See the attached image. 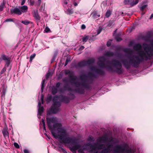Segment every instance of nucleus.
<instances>
[{"mask_svg": "<svg viewBox=\"0 0 153 153\" xmlns=\"http://www.w3.org/2000/svg\"><path fill=\"white\" fill-rule=\"evenodd\" d=\"M47 121L49 128L55 138L58 139L61 143H72L69 149L73 153H76L77 150L79 153H85L84 151L86 150V144L74 137H65L67 136L66 129L58 122L57 118L54 117H48Z\"/></svg>", "mask_w": 153, "mask_h": 153, "instance_id": "f257e3e1", "label": "nucleus"}, {"mask_svg": "<svg viewBox=\"0 0 153 153\" xmlns=\"http://www.w3.org/2000/svg\"><path fill=\"white\" fill-rule=\"evenodd\" d=\"M138 54L139 57L134 55L129 56L128 57L129 61L125 59L122 60L121 62L126 69H130L131 66L137 68L141 62L144 60H150L153 56V49L150 47L146 46L145 48L144 51H138Z\"/></svg>", "mask_w": 153, "mask_h": 153, "instance_id": "f03ea898", "label": "nucleus"}, {"mask_svg": "<svg viewBox=\"0 0 153 153\" xmlns=\"http://www.w3.org/2000/svg\"><path fill=\"white\" fill-rule=\"evenodd\" d=\"M66 74H68L71 82L76 87V91L79 93L83 92L84 88L86 86V75L85 74L80 76L77 78L76 76H74L73 72L69 70L65 71Z\"/></svg>", "mask_w": 153, "mask_h": 153, "instance_id": "7ed1b4c3", "label": "nucleus"}, {"mask_svg": "<svg viewBox=\"0 0 153 153\" xmlns=\"http://www.w3.org/2000/svg\"><path fill=\"white\" fill-rule=\"evenodd\" d=\"M105 62L99 61L97 64L101 68H106L110 72H115L119 74H121L123 73L124 70L122 68V65L119 61L116 59H114L111 61V64L115 67V69H114L111 65L105 66Z\"/></svg>", "mask_w": 153, "mask_h": 153, "instance_id": "20e7f679", "label": "nucleus"}, {"mask_svg": "<svg viewBox=\"0 0 153 153\" xmlns=\"http://www.w3.org/2000/svg\"><path fill=\"white\" fill-rule=\"evenodd\" d=\"M53 106L51 107L49 111H48V114L51 113H56L59 111V107L61 105L60 101H62L66 103L68 102L69 100V98L65 96L62 95L59 97H54L53 100Z\"/></svg>", "mask_w": 153, "mask_h": 153, "instance_id": "39448f33", "label": "nucleus"}, {"mask_svg": "<svg viewBox=\"0 0 153 153\" xmlns=\"http://www.w3.org/2000/svg\"><path fill=\"white\" fill-rule=\"evenodd\" d=\"M28 7L26 5L20 6L18 8L16 7L11 9V13L18 15H21L22 13H26L28 10Z\"/></svg>", "mask_w": 153, "mask_h": 153, "instance_id": "423d86ee", "label": "nucleus"}, {"mask_svg": "<svg viewBox=\"0 0 153 153\" xmlns=\"http://www.w3.org/2000/svg\"><path fill=\"white\" fill-rule=\"evenodd\" d=\"M39 102L38 104V116L39 118H40V116L42 115L43 111L44 108L43 107L41 106V102L42 104L44 102V96L42 94L41 96L40 100H39Z\"/></svg>", "mask_w": 153, "mask_h": 153, "instance_id": "0eeeda50", "label": "nucleus"}, {"mask_svg": "<svg viewBox=\"0 0 153 153\" xmlns=\"http://www.w3.org/2000/svg\"><path fill=\"white\" fill-rule=\"evenodd\" d=\"M102 143L97 141V143H94L93 145L90 146V148L92 149V151L97 150L103 149L105 147V144Z\"/></svg>", "mask_w": 153, "mask_h": 153, "instance_id": "6e6552de", "label": "nucleus"}, {"mask_svg": "<svg viewBox=\"0 0 153 153\" xmlns=\"http://www.w3.org/2000/svg\"><path fill=\"white\" fill-rule=\"evenodd\" d=\"M91 70L100 75L103 76L105 74V72L104 71L101 69L97 68L95 66L91 67Z\"/></svg>", "mask_w": 153, "mask_h": 153, "instance_id": "1a4fd4ad", "label": "nucleus"}, {"mask_svg": "<svg viewBox=\"0 0 153 153\" xmlns=\"http://www.w3.org/2000/svg\"><path fill=\"white\" fill-rule=\"evenodd\" d=\"M139 2V0H125L124 3L126 4H130L131 6H133L137 4Z\"/></svg>", "mask_w": 153, "mask_h": 153, "instance_id": "9d476101", "label": "nucleus"}, {"mask_svg": "<svg viewBox=\"0 0 153 153\" xmlns=\"http://www.w3.org/2000/svg\"><path fill=\"white\" fill-rule=\"evenodd\" d=\"M86 65V60H83L79 62L75 66L76 68L82 67L85 66Z\"/></svg>", "mask_w": 153, "mask_h": 153, "instance_id": "9b49d317", "label": "nucleus"}, {"mask_svg": "<svg viewBox=\"0 0 153 153\" xmlns=\"http://www.w3.org/2000/svg\"><path fill=\"white\" fill-rule=\"evenodd\" d=\"M125 150V148L120 145H117L116 147L115 152H123Z\"/></svg>", "mask_w": 153, "mask_h": 153, "instance_id": "f8f14e48", "label": "nucleus"}, {"mask_svg": "<svg viewBox=\"0 0 153 153\" xmlns=\"http://www.w3.org/2000/svg\"><path fill=\"white\" fill-rule=\"evenodd\" d=\"M92 17L94 19L97 18L100 16L99 12L98 10H96L93 12L91 14Z\"/></svg>", "mask_w": 153, "mask_h": 153, "instance_id": "ddd939ff", "label": "nucleus"}, {"mask_svg": "<svg viewBox=\"0 0 153 153\" xmlns=\"http://www.w3.org/2000/svg\"><path fill=\"white\" fill-rule=\"evenodd\" d=\"M108 138L106 136H102L98 138L97 141L100 143H102L108 140Z\"/></svg>", "mask_w": 153, "mask_h": 153, "instance_id": "4468645a", "label": "nucleus"}, {"mask_svg": "<svg viewBox=\"0 0 153 153\" xmlns=\"http://www.w3.org/2000/svg\"><path fill=\"white\" fill-rule=\"evenodd\" d=\"M142 48L141 45L139 43L135 44L133 46L134 49L136 51L141 50Z\"/></svg>", "mask_w": 153, "mask_h": 153, "instance_id": "2eb2a0df", "label": "nucleus"}, {"mask_svg": "<svg viewBox=\"0 0 153 153\" xmlns=\"http://www.w3.org/2000/svg\"><path fill=\"white\" fill-rule=\"evenodd\" d=\"M2 132L4 137H9V133L7 128H4L2 131Z\"/></svg>", "mask_w": 153, "mask_h": 153, "instance_id": "dca6fc26", "label": "nucleus"}, {"mask_svg": "<svg viewBox=\"0 0 153 153\" xmlns=\"http://www.w3.org/2000/svg\"><path fill=\"white\" fill-rule=\"evenodd\" d=\"M123 51L125 53L129 54H131L133 53V51L131 49L127 48H124Z\"/></svg>", "mask_w": 153, "mask_h": 153, "instance_id": "f3484780", "label": "nucleus"}, {"mask_svg": "<svg viewBox=\"0 0 153 153\" xmlns=\"http://www.w3.org/2000/svg\"><path fill=\"white\" fill-rule=\"evenodd\" d=\"M5 3L2 0H0V11L3 10L4 7Z\"/></svg>", "mask_w": 153, "mask_h": 153, "instance_id": "a211bd4d", "label": "nucleus"}, {"mask_svg": "<svg viewBox=\"0 0 153 153\" xmlns=\"http://www.w3.org/2000/svg\"><path fill=\"white\" fill-rule=\"evenodd\" d=\"M112 12V11L108 9L105 14V16L106 17H109L111 14Z\"/></svg>", "mask_w": 153, "mask_h": 153, "instance_id": "6ab92c4d", "label": "nucleus"}, {"mask_svg": "<svg viewBox=\"0 0 153 153\" xmlns=\"http://www.w3.org/2000/svg\"><path fill=\"white\" fill-rule=\"evenodd\" d=\"M114 55V53L108 51L105 53V55L106 56L108 57H111L113 56Z\"/></svg>", "mask_w": 153, "mask_h": 153, "instance_id": "aec40b11", "label": "nucleus"}, {"mask_svg": "<svg viewBox=\"0 0 153 153\" xmlns=\"http://www.w3.org/2000/svg\"><path fill=\"white\" fill-rule=\"evenodd\" d=\"M33 16L35 19H39V17L38 14L37 12L36 11H34L33 13Z\"/></svg>", "mask_w": 153, "mask_h": 153, "instance_id": "412c9836", "label": "nucleus"}, {"mask_svg": "<svg viewBox=\"0 0 153 153\" xmlns=\"http://www.w3.org/2000/svg\"><path fill=\"white\" fill-rule=\"evenodd\" d=\"M65 11L67 14L69 15L72 14L73 13L72 10L69 8L67 9L66 10H65Z\"/></svg>", "mask_w": 153, "mask_h": 153, "instance_id": "4be33fe9", "label": "nucleus"}, {"mask_svg": "<svg viewBox=\"0 0 153 153\" xmlns=\"http://www.w3.org/2000/svg\"><path fill=\"white\" fill-rule=\"evenodd\" d=\"M57 88L53 86L52 88V93L53 94H55L57 92Z\"/></svg>", "mask_w": 153, "mask_h": 153, "instance_id": "5701e85b", "label": "nucleus"}, {"mask_svg": "<svg viewBox=\"0 0 153 153\" xmlns=\"http://www.w3.org/2000/svg\"><path fill=\"white\" fill-rule=\"evenodd\" d=\"M105 29V27H100L97 30V35L99 34L103 30H104Z\"/></svg>", "mask_w": 153, "mask_h": 153, "instance_id": "b1692460", "label": "nucleus"}, {"mask_svg": "<svg viewBox=\"0 0 153 153\" xmlns=\"http://www.w3.org/2000/svg\"><path fill=\"white\" fill-rule=\"evenodd\" d=\"M107 23V27H110L114 25V20H110Z\"/></svg>", "mask_w": 153, "mask_h": 153, "instance_id": "393cba45", "label": "nucleus"}, {"mask_svg": "<svg viewBox=\"0 0 153 153\" xmlns=\"http://www.w3.org/2000/svg\"><path fill=\"white\" fill-rule=\"evenodd\" d=\"M99 61L105 62L106 60V58L103 56H100L98 58Z\"/></svg>", "mask_w": 153, "mask_h": 153, "instance_id": "a878e982", "label": "nucleus"}, {"mask_svg": "<svg viewBox=\"0 0 153 153\" xmlns=\"http://www.w3.org/2000/svg\"><path fill=\"white\" fill-rule=\"evenodd\" d=\"M95 62V60L93 59H91L87 60V64H90L94 63Z\"/></svg>", "mask_w": 153, "mask_h": 153, "instance_id": "bb28decb", "label": "nucleus"}, {"mask_svg": "<svg viewBox=\"0 0 153 153\" xmlns=\"http://www.w3.org/2000/svg\"><path fill=\"white\" fill-rule=\"evenodd\" d=\"M45 80L44 79L42 80V86H41V91H42V92H43V89H44V88L45 87Z\"/></svg>", "mask_w": 153, "mask_h": 153, "instance_id": "cd10ccee", "label": "nucleus"}, {"mask_svg": "<svg viewBox=\"0 0 153 153\" xmlns=\"http://www.w3.org/2000/svg\"><path fill=\"white\" fill-rule=\"evenodd\" d=\"M42 124L43 125V129L44 130H46L45 123L44 120L43 119H42L41 121L40 122V124Z\"/></svg>", "mask_w": 153, "mask_h": 153, "instance_id": "c85d7f7f", "label": "nucleus"}, {"mask_svg": "<svg viewBox=\"0 0 153 153\" xmlns=\"http://www.w3.org/2000/svg\"><path fill=\"white\" fill-rule=\"evenodd\" d=\"M89 75L92 78H97V75L94 73H89Z\"/></svg>", "mask_w": 153, "mask_h": 153, "instance_id": "c756f323", "label": "nucleus"}, {"mask_svg": "<svg viewBox=\"0 0 153 153\" xmlns=\"http://www.w3.org/2000/svg\"><path fill=\"white\" fill-rule=\"evenodd\" d=\"M108 146L107 148H105V149H107V151H108L109 152L110 151V149L112 148L113 147V145L112 144H107Z\"/></svg>", "mask_w": 153, "mask_h": 153, "instance_id": "7c9ffc66", "label": "nucleus"}, {"mask_svg": "<svg viewBox=\"0 0 153 153\" xmlns=\"http://www.w3.org/2000/svg\"><path fill=\"white\" fill-rule=\"evenodd\" d=\"M109 152L108 151H107V149H103L102 150L101 152L100 153H108Z\"/></svg>", "mask_w": 153, "mask_h": 153, "instance_id": "2f4dec72", "label": "nucleus"}, {"mask_svg": "<svg viewBox=\"0 0 153 153\" xmlns=\"http://www.w3.org/2000/svg\"><path fill=\"white\" fill-rule=\"evenodd\" d=\"M147 6V5L146 4L140 7V10L142 11H143L144 9L146 8Z\"/></svg>", "mask_w": 153, "mask_h": 153, "instance_id": "473e14b6", "label": "nucleus"}, {"mask_svg": "<svg viewBox=\"0 0 153 153\" xmlns=\"http://www.w3.org/2000/svg\"><path fill=\"white\" fill-rule=\"evenodd\" d=\"M44 32L46 33L51 32L50 30L49 27H46L45 29Z\"/></svg>", "mask_w": 153, "mask_h": 153, "instance_id": "72a5a7b5", "label": "nucleus"}, {"mask_svg": "<svg viewBox=\"0 0 153 153\" xmlns=\"http://www.w3.org/2000/svg\"><path fill=\"white\" fill-rule=\"evenodd\" d=\"M2 59L3 60H4L5 61H6L7 60H8L10 59V58L7 57L6 56L4 55H3L2 56Z\"/></svg>", "mask_w": 153, "mask_h": 153, "instance_id": "f704fd0d", "label": "nucleus"}, {"mask_svg": "<svg viewBox=\"0 0 153 153\" xmlns=\"http://www.w3.org/2000/svg\"><path fill=\"white\" fill-rule=\"evenodd\" d=\"M10 59L9 60L5 61L6 63L5 66V67H6V66L8 67L9 66V64L10 63Z\"/></svg>", "mask_w": 153, "mask_h": 153, "instance_id": "c9c22d12", "label": "nucleus"}, {"mask_svg": "<svg viewBox=\"0 0 153 153\" xmlns=\"http://www.w3.org/2000/svg\"><path fill=\"white\" fill-rule=\"evenodd\" d=\"M52 75V74L50 72H48L46 75V78L47 79H48L50 76H51Z\"/></svg>", "mask_w": 153, "mask_h": 153, "instance_id": "e433bc0d", "label": "nucleus"}, {"mask_svg": "<svg viewBox=\"0 0 153 153\" xmlns=\"http://www.w3.org/2000/svg\"><path fill=\"white\" fill-rule=\"evenodd\" d=\"M6 71V68H5V67H4L2 70L1 71L0 74H4L5 71Z\"/></svg>", "mask_w": 153, "mask_h": 153, "instance_id": "4c0bfd02", "label": "nucleus"}, {"mask_svg": "<svg viewBox=\"0 0 153 153\" xmlns=\"http://www.w3.org/2000/svg\"><path fill=\"white\" fill-rule=\"evenodd\" d=\"M36 56V54L35 53H33L31 55L30 57V61L31 62L32 59L35 57Z\"/></svg>", "mask_w": 153, "mask_h": 153, "instance_id": "58836bf2", "label": "nucleus"}, {"mask_svg": "<svg viewBox=\"0 0 153 153\" xmlns=\"http://www.w3.org/2000/svg\"><path fill=\"white\" fill-rule=\"evenodd\" d=\"M21 22L25 25H27L29 24V22L27 21H22Z\"/></svg>", "mask_w": 153, "mask_h": 153, "instance_id": "ea45409f", "label": "nucleus"}, {"mask_svg": "<svg viewBox=\"0 0 153 153\" xmlns=\"http://www.w3.org/2000/svg\"><path fill=\"white\" fill-rule=\"evenodd\" d=\"M92 149L91 148V150H90V153H98V151L97 150H93L92 151Z\"/></svg>", "mask_w": 153, "mask_h": 153, "instance_id": "a19ab883", "label": "nucleus"}, {"mask_svg": "<svg viewBox=\"0 0 153 153\" xmlns=\"http://www.w3.org/2000/svg\"><path fill=\"white\" fill-rule=\"evenodd\" d=\"M69 1V0H66L64 2L63 6L64 7H65L66 5L68 3V2Z\"/></svg>", "mask_w": 153, "mask_h": 153, "instance_id": "79ce46f5", "label": "nucleus"}, {"mask_svg": "<svg viewBox=\"0 0 153 153\" xmlns=\"http://www.w3.org/2000/svg\"><path fill=\"white\" fill-rule=\"evenodd\" d=\"M14 145L16 148H19V146L18 144L16 143H14Z\"/></svg>", "mask_w": 153, "mask_h": 153, "instance_id": "37998d69", "label": "nucleus"}, {"mask_svg": "<svg viewBox=\"0 0 153 153\" xmlns=\"http://www.w3.org/2000/svg\"><path fill=\"white\" fill-rule=\"evenodd\" d=\"M51 96H50V97H48L47 98V100H46L47 102H49L51 101Z\"/></svg>", "mask_w": 153, "mask_h": 153, "instance_id": "c03bdc74", "label": "nucleus"}, {"mask_svg": "<svg viewBox=\"0 0 153 153\" xmlns=\"http://www.w3.org/2000/svg\"><path fill=\"white\" fill-rule=\"evenodd\" d=\"M116 39L117 42H120L122 40V39L120 37H118L116 38Z\"/></svg>", "mask_w": 153, "mask_h": 153, "instance_id": "a18cd8bd", "label": "nucleus"}, {"mask_svg": "<svg viewBox=\"0 0 153 153\" xmlns=\"http://www.w3.org/2000/svg\"><path fill=\"white\" fill-rule=\"evenodd\" d=\"M61 148V151L63 153H67V151L63 148Z\"/></svg>", "mask_w": 153, "mask_h": 153, "instance_id": "49530a36", "label": "nucleus"}, {"mask_svg": "<svg viewBox=\"0 0 153 153\" xmlns=\"http://www.w3.org/2000/svg\"><path fill=\"white\" fill-rule=\"evenodd\" d=\"M82 41L84 42H86V36H85L82 38Z\"/></svg>", "mask_w": 153, "mask_h": 153, "instance_id": "de8ad7c7", "label": "nucleus"}, {"mask_svg": "<svg viewBox=\"0 0 153 153\" xmlns=\"http://www.w3.org/2000/svg\"><path fill=\"white\" fill-rule=\"evenodd\" d=\"M111 42H110L108 41L106 45L108 47H109L111 45Z\"/></svg>", "mask_w": 153, "mask_h": 153, "instance_id": "09e8293b", "label": "nucleus"}, {"mask_svg": "<svg viewBox=\"0 0 153 153\" xmlns=\"http://www.w3.org/2000/svg\"><path fill=\"white\" fill-rule=\"evenodd\" d=\"M5 21L6 22H12L13 21V19H9L6 20Z\"/></svg>", "mask_w": 153, "mask_h": 153, "instance_id": "8fccbe9b", "label": "nucleus"}, {"mask_svg": "<svg viewBox=\"0 0 153 153\" xmlns=\"http://www.w3.org/2000/svg\"><path fill=\"white\" fill-rule=\"evenodd\" d=\"M60 83L59 82H58L56 83V86L57 88H58L60 85Z\"/></svg>", "mask_w": 153, "mask_h": 153, "instance_id": "3c124183", "label": "nucleus"}, {"mask_svg": "<svg viewBox=\"0 0 153 153\" xmlns=\"http://www.w3.org/2000/svg\"><path fill=\"white\" fill-rule=\"evenodd\" d=\"M41 3V0H38L36 4L37 5L39 6L40 5Z\"/></svg>", "mask_w": 153, "mask_h": 153, "instance_id": "603ef678", "label": "nucleus"}, {"mask_svg": "<svg viewBox=\"0 0 153 153\" xmlns=\"http://www.w3.org/2000/svg\"><path fill=\"white\" fill-rule=\"evenodd\" d=\"M85 47L83 46H81L79 48V50L80 51L83 50L84 48Z\"/></svg>", "mask_w": 153, "mask_h": 153, "instance_id": "864d4df0", "label": "nucleus"}, {"mask_svg": "<svg viewBox=\"0 0 153 153\" xmlns=\"http://www.w3.org/2000/svg\"><path fill=\"white\" fill-rule=\"evenodd\" d=\"M21 1H22V3H21V5H23L25 3L26 0H21Z\"/></svg>", "mask_w": 153, "mask_h": 153, "instance_id": "5fc2aeb1", "label": "nucleus"}, {"mask_svg": "<svg viewBox=\"0 0 153 153\" xmlns=\"http://www.w3.org/2000/svg\"><path fill=\"white\" fill-rule=\"evenodd\" d=\"M24 153H29V151L27 149H25L24 150Z\"/></svg>", "mask_w": 153, "mask_h": 153, "instance_id": "6e6d98bb", "label": "nucleus"}, {"mask_svg": "<svg viewBox=\"0 0 153 153\" xmlns=\"http://www.w3.org/2000/svg\"><path fill=\"white\" fill-rule=\"evenodd\" d=\"M34 3V1H30V4L31 5H33V4Z\"/></svg>", "mask_w": 153, "mask_h": 153, "instance_id": "4d7b16f0", "label": "nucleus"}, {"mask_svg": "<svg viewBox=\"0 0 153 153\" xmlns=\"http://www.w3.org/2000/svg\"><path fill=\"white\" fill-rule=\"evenodd\" d=\"M85 26L84 25H82L81 26V28L82 29H85Z\"/></svg>", "mask_w": 153, "mask_h": 153, "instance_id": "13d9d810", "label": "nucleus"}, {"mask_svg": "<svg viewBox=\"0 0 153 153\" xmlns=\"http://www.w3.org/2000/svg\"><path fill=\"white\" fill-rule=\"evenodd\" d=\"M69 61L68 60V59H67L66 60L65 63V66H66V65H67Z\"/></svg>", "mask_w": 153, "mask_h": 153, "instance_id": "bf43d9fd", "label": "nucleus"}, {"mask_svg": "<svg viewBox=\"0 0 153 153\" xmlns=\"http://www.w3.org/2000/svg\"><path fill=\"white\" fill-rule=\"evenodd\" d=\"M88 76H87V82ZM89 88V86L88 85L87 83V90H88Z\"/></svg>", "mask_w": 153, "mask_h": 153, "instance_id": "052dcab7", "label": "nucleus"}, {"mask_svg": "<svg viewBox=\"0 0 153 153\" xmlns=\"http://www.w3.org/2000/svg\"><path fill=\"white\" fill-rule=\"evenodd\" d=\"M120 15L121 16H123L124 15H126V14L123 13V12H120Z\"/></svg>", "mask_w": 153, "mask_h": 153, "instance_id": "680f3d73", "label": "nucleus"}, {"mask_svg": "<svg viewBox=\"0 0 153 153\" xmlns=\"http://www.w3.org/2000/svg\"><path fill=\"white\" fill-rule=\"evenodd\" d=\"M153 18V14H152L150 16L149 19H151Z\"/></svg>", "mask_w": 153, "mask_h": 153, "instance_id": "e2e57ef3", "label": "nucleus"}, {"mask_svg": "<svg viewBox=\"0 0 153 153\" xmlns=\"http://www.w3.org/2000/svg\"><path fill=\"white\" fill-rule=\"evenodd\" d=\"M4 91H5V90L4 89H2V92L3 93V94H4Z\"/></svg>", "mask_w": 153, "mask_h": 153, "instance_id": "0e129e2a", "label": "nucleus"}, {"mask_svg": "<svg viewBox=\"0 0 153 153\" xmlns=\"http://www.w3.org/2000/svg\"><path fill=\"white\" fill-rule=\"evenodd\" d=\"M77 3H74V5L75 6H76L77 5Z\"/></svg>", "mask_w": 153, "mask_h": 153, "instance_id": "69168bd1", "label": "nucleus"}, {"mask_svg": "<svg viewBox=\"0 0 153 153\" xmlns=\"http://www.w3.org/2000/svg\"><path fill=\"white\" fill-rule=\"evenodd\" d=\"M87 37V40L89 38V37L88 36H86Z\"/></svg>", "mask_w": 153, "mask_h": 153, "instance_id": "338daca9", "label": "nucleus"}, {"mask_svg": "<svg viewBox=\"0 0 153 153\" xmlns=\"http://www.w3.org/2000/svg\"><path fill=\"white\" fill-rule=\"evenodd\" d=\"M48 137V138L49 139H50L51 138H50V137L49 136H48V137Z\"/></svg>", "mask_w": 153, "mask_h": 153, "instance_id": "774afa93", "label": "nucleus"}]
</instances>
